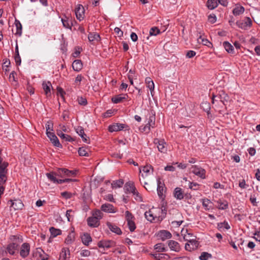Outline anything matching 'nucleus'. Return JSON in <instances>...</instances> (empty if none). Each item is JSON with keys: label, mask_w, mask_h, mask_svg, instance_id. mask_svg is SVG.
<instances>
[{"label": "nucleus", "mask_w": 260, "mask_h": 260, "mask_svg": "<svg viewBox=\"0 0 260 260\" xmlns=\"http://www.w3.org/2000/svg\"><path fill=\"white\" fill-rule=\"evenodd\" d=\"M190 169L194 174L202 179H205L206 178V171L202 168L197 165H193L191 166Z\"/></svg>", "instance_id": "obj_4"}, {"label": "nucleus", "mask_w": 260, "mask_h": 260, "mask_svg": "<svg viewBox=\"0 0 260 260\" xmlns=\"http://www.w3.org/2000/svg\"><path fill=\"white\" fill-rule=\"evenodd\" d=\"M57 134L60 138L66 141L72 142L74 141V139L70 136L64 134L60 130H57Z\"/></svg>", "instance_id": "obj_27"}, {"label": "nucleus", "mask_w": 260, "mask_h": 260, "mask_svg": "<svg viewBox=\"0 0 260 260\" xmlns=\"http://www.w3.org/2000/svg\"><path fill=\"white\" fill-rule=\"evenodd\" d=\"M218 204L217 208L220 210H225L228 208V202L225 200H219L217 202Z\"/></svg>", "instance_id": "obj_32"}, {"label": "nucleus", "mask_w": 260, "mask_h": 260, "mask_svg": "<svg viewBox=\"0 0 260 260\" xmlns=\"http://www.w3.org/2000/svg\"><path fill=\"white\" fill-rule=\"evenodd\" d=\"M61 22L62 23L63 26L65 28L71 29V27L72 25L71 20H70L69 18H67L66 19L62 18Z\"/></svg>", "instance_id": "obj_40"}, {"label": "nucleus", "mask_w": 260, "mask_h": 260, "mask_svg": "<svg viewBox=\"0 0 260 260\" xmlns=\"http://www.w3.org/2000/svg\"><path fill=\"white\" fill-rule=\"evenodd\" d=\"M74 212L72 210H68L66 212V217L68 221H72L73 220Z\"/></svg>", "instance_id": "obj_50"}, {"label": "nucleus", "mask_w": 260, "mask_h": 260, "mask_svg": "<svg viewBox=\"0 0 260 260\" xmlns=\"http://www.w3.org/2000/svg\"><path fill=\"white\" fill-rule=\"evenodd\" d=\"M125 218L127 222L134 220L135 219L134 215L128 211L125 212Z\"/></svg>", "instance_id": "obj_46"}, {"label": "nucleus", "mask_w": 260, "mask_h": 260, "mask_svg": "<svg viewBox=\"0 0 260 260\" xmlns=\"http://www.w3.org/2000/svg\"><path fill=\"white\" fill-rule=\"evenodd\" d=\"M81 239L83 243L85 245H88L89 243L91 242V237L90 235L87 233L84 234L81 236Z\"/></svg>", "instance_id": "obj_30"}, {"label": "nucleus", "mask_w": 260, "mask_h": 260, "mask_svg": "<svg viewBox=\"0 0 260 260\" xmlns=\"http://www.w3.org/2000/svg\"><path fill=\"white\" fill-rule=\"evenodd\" d=\"M140 130L142 132H145L146 133H148L150 131V126L148 125V124H146L144 126H141L140 127Z\"/></svg>", "instance_id": "obj_57"}, {"label": "nucleus", "mask_w": 260, "mask_h": 260, "mask_svg": "<svg viewBox=\"0 0 260 260\" xmlns=\"http://www.w3.org/2000/svg\"><path fill=\"white\" fill-rule=\"evenodd\" d=\"M78 153L80 156H89L91 154V151L88 147H82L79 148Z\"/></svg>", "instance_id": "obj_19"}, {"label": "nucleus", "mask_w": 260, "mask_h": 260, "mask_svg": "<svg viewBox=\"0 0 260 260\" xmlns=\"http://www.w3.org/2000/svg\"><path fill=\"white\" fill-rule=\"evenodd\" d=\"M103 214L99 210L93 211L92 216L87 218V221L88 226L92 228H96L100 225V220L103 217Z\"/></svg>", "instance_id": "obj_3"}, {"label": "nucleus", "mask_w": 260, "mask_h": 260, "mask_svg": "<svg viewBox=\"0 0 260 260\" xmlns=\"http://www.w3.org/2000/svg\"><path fill=\"white\" fill-rule=\"evenodd\" d=\"M217 228L219 230L223 228L226 230H229L230 229V226L226 221H224L223 222L218 223L217 224Z\"/></svg>", "instance_id": "obj_45"}, {"label": "nucleus", "mask_w": 260, "mask_h": 260, "mask_svg": "<svg viewBox=\"0 0 260 260\" xmlns=\"http://www.w3.org/2000/svg\"><path fill=\"white\" fill-rule=\"evenodd\" d=\"M128 95L127 94H120L112 98V101L114 104L121 103L123 100H126Z\"/></svg>", "instance_id": "obj_20"}, {"label": "nucleus", "mask_w": 260, "mask_h": 260, "mask_svg": "<svg viewBox=\"0 0 260 260\" xmlns=\"http://www.w3.org/2000/svg\"><path fill=\"white\" fill-rule=\"evenodd\" d=\"M46 135L50 139V141L55 146L59 148L62 147V145L60 143L58 139L55 136L54 133L51 132H47L46 133Z\"/></svg>", "instance_id": "obj_8"}, {"label": "nucleus", "mask_w": 260, "mask_h": 260, "mask_svg": "<svg viewBox=\"0 0 260 260\" xmlns=\"http://www.w3.org/2000/svg\"><path fill=\"white\" fill-rule=\"evenodd\" d=\"M154 248L158 252H164L166 251V248L164 245L161 243H158L154 246Z\"/></svg>", "instance_id": "obj_47"}, {"label": "nucleus", "mask_w": 260, "mask_h": 260, "mask_svg": "<svg viewBox=\"0 0 260 260\" xmlns=\"http://www.w3.org/2000/svg\"><path fill=\"white\" fill-rule=\"evenodd\" d=\"M107 225L109 229L113 233H115L118 235H120L122 232L119 228L116 225L113 224L111 223H107Z\"/></svg>", "instance_id": "obj_29"}, {"label": "nucleus", "mask_w": 260, "mask_h": 260, "mask_svg": "<svg viewBox=\"0 0 260 260\" xmlns=\"http://www.w3.org/2000/svg\"><path fill=\"white\" fill-rule=\"evenodd\" d=\"M84 8L82 5L78 4L75 8V12L76 18L79 21H81L84 18Z\"/></svg>", "instance_id": "obj_7"}, {"label": "nucleus", "mask_w": 260, "mask_h": 260, "mask_svg": "<svg viewBox=\"0 0 260 260\" xmlns=\"http://www.w3.org/2000/svg\"><path fill=\"white\" fill-rule=\"evenodd\" d=\"M46 133L53 131V123L51 121H48L46 124Z\"/></svg>", "instance_id": "obj_54"}, {"label": "nucleus", "mask_w": 260, "mask_h": 260, "mask_svg": "<svg viewBox=\"0 0 260 260\" xmlns=\"http://www.w3.org/2000/svg\"><path fill=\"white\" fill-rule=\"evenodd\" d=\"M101 210L108 213H115L116 212L113 206L108 203L102 205Z\"/></svg>", "instance_id": "obj_16"}, {"label": "nucleus", "mask_w": 260, "mask_h": 260, "mask_svg": "<svg viewBox=\"0 0 260 260\" xmlns=\"http://www.w3.org/2000/svg\"><path fill=\"white\" fill-rule=\"evenodd\" d=\"M250 201L253 206H257L256 198L254 194L250 196Z\"/></svg>", "instance_id": "obj_62"}, {"label": "nucleus", "mask_w": 260, "mask_h": 260, "mask_svg": "<svg viewBox=\"0 0 260 260\" xmlns=\"http://www.w3.org/2000/svg\"><path fill=\"white\" fill-rule=\"evenodd\" d=\"M124 188L126 192L132 193L133 195H135V193H137L136 188L133 183H126Z\"/></svg>", "instance_id": "obj_15"}, {"label": "nucleus", "mask_w": 260, "mask_h": 260, "mask_svg": "<svg viewBox=\"0 0 260 260\" xmlns=\"http://www.w3.org/2000/svg\"><path fill=\"white\" fill-rule=\"evenodd\" d=\"M18 249V244L14 243L9 244L7 247V250L8 252L11 255H14L15 254V251L17 250Z\"/></svg>", "instance_id": "obj_18"}, {"label": "nucleus", "mask_w": 260, "mask_h": 260, "mask_svg": "<svg viewBox=\"0 0 260 260\" xmlns=\"http://www.w3.org/2000/svg\"><path fill=\"white\" fill-rule=\"evenodd\" d=\"M72 67L73 70L76 72L81 71L83 67L81 60L79 59L74 60L72 63Z\"/></svg>", "instance_id": "obj_21"}, {"label": "nucleus", "mask_w": 260, "mask_h": 260, "mask_svg": "<svg viewBox=\"0 0 260 260\" xmlns=\"http://www.w3.org/2000/svg\"><path fill=\"white\" fill-rule=\"evenodd\" d=\"M124 182L122 179L114 181L112 184V187L113 188H116L117 187H121L123 185Z\"/></svg>", "instance_id": "obj_42"}, {"label": "nucleus", "mask_w": 260, "mask_h": 260, "mask_svg": "<svg viewBox=\"0 0 260 260\" xmlns=\"http://www.w3.org/2000/svg\"><path fill=\"white\" fill-rule=\"evenodd\" d=\"M15 24L17 29L15 35H18L19 36H21L22 35V25L21 23L17 20H15Z\"/></svg>", "instance_id": "obj_41"}, {"label": "nucleus", "mask_w": 260, "mask_h": 260, "mask_svg": "<svg viewBox=\"0 0 260 260\" xmlns=\"http://www.w3.org/2000/svg\"><path fill=\"white\" fill-rule=\"evenodd\" d=\"M244 11L245 9L243 6L236 5L233 10V14L235 16H239L242 14Z\"/></svg>", "instance_id": "obj_24"}, {"label": "nucleus", "mask_w": 260, "mask_h": 260, "mask_svg": "<svg viewBox=\"0 0 260 260\" xmlns=\"http://www.w3.org/2000/svg\"><path fill=\"white\" fill-rule=\"evenodd\" d=\"M159 237L162 241L170 239L172 237V234L168 231H162L159 233Z\"/></svg>", "instance_id": "obj_34"}, {"label": "nucleus", "mask_w": 260, "mask_h": 260, "mask_svg": "<svg viewBox=\"0 0 260 260\" xmlns=\"http://www.w3.org/2000/svg\"><path fill=\"white\" fill-rule=\"evenodd\" d=\"M199 36L198 38V42L199 43H202L203 45L209 47L211 45V42L206 38L203 37L202 34L199 32Z\"/></svg>", "instance_id": "obj_26"}, {"label": "nucleus", "mask_w": 260, "mask_h": 260, "mask_svg": "<svg viewBox=\"0 0 260 260\" xmlns=\"http://www.w3.org/2000/svg\"><path fill=\"white\" fill-rule=\"evenodd\" d=\"M239 186L242 189H244L248 187V185H247L245 183V180L243 179L241 181L239 182Z\"/></svg>", "instance_id": "obj_63"}, {"label": "nucleus", "mask_w": 260, "mask_h": 260, "mask_svg": "<svg viewBox=\"0 0 260 260\" xmlns=\"http://www.w3.org/2000/svg\"><path fill=\"white\" fill-rule=\"evenodd\" d=\"M46 176L53 183H56L57 179L56 176H57L56 173L51 172L46 174Z\"/></svg>", "instance_id": "obj_44"}, {"label": "nucleus", "mask_w": 260, "mask_h": 260, "mask_svg": "<svg viewBox=\"0 0 260 260\" xmlns=\"http://www.w3.org/2000/svg\"><path fill=\"white\" fill-rule=\"evenodd\" d=\"M125 127V125L124 124L116 123L115 124L110 125L108 129L110 132H113L122 130Z\"/></svg>", "instance_id": "obj_14"}, {"label": "nucleus", "mask_w": 260, "mask_h": 260, "mask_svg": "<svg viewBox=\"0 0 260 260\" xmlns=\"http://www.w3.org/2000/svg\"><path fill=\"white\" fill-rule=\"evenodd\" d=\"M64 173V177L65 176H72L75 175V173L73 171H70L68 169H65Z\"/></svg>", "instance_id": "obj_61"}, {"label": "nucleus", "mask_w": 260, "mask_h": 260, "mask_svg": "<svg viewBox=\"0 0 260 260\" xmlns=\"http://www.w3.org/2000/svg\"><path fill=\"white\" fill-rule=\"evenodd\" d=\"M201 107L203 109V110L208 113L209 114V112L210 109V104L208 102H203L201 104Z\"/></svg>", "instance_id": "obj_51"}, {"label": "nucleus", "mask_w": 260, "mask_h": 260, "mask_svg": "<svg viewBox=\"0 0 260 260\" xmlns=\"http://www.w3.org/2000/svg\"><path fill=\"white\" fill-rule=\"evenodd\" d=\"M218 0H208L207 3L208 8L210 10H213L218 6Z\"/></svg>", "instance_id": "obj_36"}, {"label": "nucleus", "mask_w": 260, "mask_h": 260, "mask_svg": "<svg viewBox=\"0 0 260 260\" xmlns=\"http://www.w3.org/2000/svg\"><path fill=\"white\" fill-rule=\"evenodd\" d=\"M75 240V233L73 232H71L65 239V243L68 245L71 244Z\"/></svg>", "instance_id": "obj_35"}, {"label": "nucleus", "mask_w": 260, "mask_h": 260, "mask_svg": "<svg viewBox=\"0 0 260 260\" xmlns=\"http://www.w3.org/2000/svg\"><path fill=\"white\" fill-rule=\"evenodd\" d=\"M199 184L196 182H189V188L193 189L198 190L199 189Z\"/></svg>", "instance_id": "obj_55"}, {"label": "nucleus", "mask_w": 260, "mask_h": 260, "mask_svg": "<svg viewBox=\"0 0 260 260\" xmlns=\"http://www.w3.org/2000/svg\"><path fill=\"white\" fill-rule=\"evenodd\" d=\"M196 54V53L195 51H193V50H190V51H188L187 53H186V57L189 58H190L193 56H194Z\"/></svg>", "instance_id": "obj_64"}, {"label": "nucleus", "mask_w": 260, "mask_h": 260, "mask_svg": "<svg viewBox=\"0 0 260 260\" xmlns=\"http://www.w3.org/2000/svg\"><path fill=\"white\" fill-rule=\"evenodd\" d=\"M236 25L241 28L247 29L248 28L251 27L252 20L249 17H246L243 21H237Z\"/></svg>", "instance_id": "obj_6"}, {"label": "nucleus", "mask_w": 260, "mask_h": 260, "mask_svg": "<svg viewBox=\"0 0 260 260\" xmlns=\"http://www.w3.org/2000/svg\"><path fill=\"white\" fill-rule=\"evenodd\" d=\"M113 242L112 241H100L98 243V246L101 248H108L111 247Z\"/></svg>", "instance_id": "obj_38"}, {"label": "nucleus", "mask_w": 260, "mask_h": 260, "mask_svg": "<svg viewBox=\"0 0 260 260\" xmlns=\"http://www.w3.org/2000/svg\"><path fill=\"white\" fill-rule=\"evenodd\" d=\"M30 251V245L27 243H23L20 250V255L22 257L25 258L27 257Z\"/></svg>", "instance_id": "obj_9"}, {"label": "nucleus", "mask_w": 260, "mask_h": 260, "mask_svg": "<svg viewBox=\"0 0 260 260\" xmlns=\"http://www.w3.org/2000/svg\"><path fill=\"white\" fill-rule=\"evenodd\" d=\"M211 257V255L208 252H202L199 258L201 260H207L209 258Z\"/></svg>", "instance_id": "obj_52"}, {"label": "nucleus", "mask_w": 260, "mask_h": 260, "mask_svg": "<svg viewBox=\"0 0 260 260\" xmlns=\"http://www.w3.org/2000/svg\"><path fill=\"white\" fill-rule=\"evenodd\" d=\"M62 197L66 199H70L72 197V194L68 191H64L61 193Z\"/></svg>", "instance_id": "obj_60"}, {"label": "nucleus", "mask_w": 260, "mask_h": 260, "mask_svg": "<svg viewBox=\"0 0 260 260\" xmlns=\"http://www.w3.org/2000/svg\"><path fill=\"white\" fill-rule=\"evenodd\" d=\"M184 192L183 189L180 187H176L175 188L173 195L174 198L178 200H181L184 198Z\"/></svg>", "instance_id": "obj_13"}, {"label": "nucleus", "mask_w": 260, "mask_h": 260, "mask_svg": "<svg viewBox=\"0 0 260 260\" xmlns=\"http://www.w3.org/2000/svg\"><path fill=\"white\" fill-rule=\"evenodd\" d=\"M208 21L211 23H215L216 21V17L215 15H214L213 14H210L208 16Z\"/></svg>", "instance_id": "obj_59"}, {"label": "nucleus", "mask_w": 260, "mask_h": 260, "mask_svg": "<svg viewBox=\"0 0 260 260\" xmlns=\"http://www.w3.org/2000/svg\"><path fill=\"white\" fill-rule=\"evenodd\" d=\"M157 191L158 196L160 198H162L164 195V192L165 191V188H164V184L161 183L160 179H158L157 180Z\"/></svg>", "instance_id": "obj_17"}, {"label": "nucleus", "mask_w": 260, "mask_h": 260, "mask_svg": "<svg viewBox=\"0 0 260 260\" xmlns=\"http://www.w3.org/2000/svg\"><path fill=\"white\" fill-rule=\"evenodd\" d=\"M166 211L165 209L152 208L145 212V216L147 220L150 222H158L165 218Z\"/></svg>", "instance_id": "obj_1"}, {"label": "nucleus", "mask_w": 260, "mask_h": 260, "mask_svg": "<svg viewBox=\"0 0 260 260\" xmlns=\"http://www.w3.org/2000/svg\"><path fill=\"white\" fill-rule=\"evenodd\" d=\"M77 100L80 105L85 106L87 103L86 99L82 96L78 97Z\"/></svg>", "instance_id": "obj_56"}, {"label": "nucleus", "mask_w": 260, "mask_h": 260, "mask_svg": "<svg viewBox=\"0 0 260 260\" xmlns=\"http://www.w3.org/2000/svg\"><path fill=\"white\" fill-rule=\"evenodd\" d=\"M155 117L154 115H151L149 117V120L147 124L150 127H154L155 125Z\"/></svg>", "instance_id": "obj_48"}, {"label": "nucleus", "mask_w": 260, "mask_h": 260, "mask_svg": "<svg viewBox=\"0 0 260 260\" xmlns=\"http://www.w3.org/2000/svg\"><path fill=\"white\" fill-rule=\"evenodd\" d=\"M142 171L145 174V176L143 174H142V177L144 178L145 177L148 176L150 174H152L153 169L151 165H146L142 168H140V173H141Z\"/></svg>", "instance_id": "obj_12"}, {"label": "nucleus", "mask_w": 260, "mask_h": 260, "mask_svg": "<svg viewBox=\"0 0 260 260\" xmlns=\"http://www.w3.org/2000/svg\"><path fill=\"white\" fill-rule=\"evenodd\" d=\"M37 254L39 255L42 260H48V255L46 254L44 250L41 248L37 249Z\"/></svg>", "instance_id": "obj_33"}, {"label": "nucleus", "mask_w": 260, "mask_h": 260, "mask_svg": "<svg viewBox=\"0 0 260 260\" xmlns=\"http://www.w3.org/2000/svg\"><path fill=\"white\" fill-rule=\"evenodd\" d=\"M89 41L90 42H98L100 41V35L96 32H90L88 36Z\"/></svg>", "instance_id": "obj_28"}, {"label": "nucleus", "mask_w": 260, "mask_h": 260, "mask_svg": "<svg viewBox=\"0 0 260 260\" xmlns=\"http://www.w3.org/2000/svg\"><path fill=\"white\" fill-rule=\"evenodd\" d=\"M43 88L47 96L51 95L50 88L52 87L51 83L50 82H44L42 84Z\"/></svg>", "instance_id": "obj_25"}, {"label": "nucleus", "mask_w": 260, "mask_h": 260, "mask_svg": "<svg viewBox=\"0 0 260 260\" xmlns=\"http://www.w3.org/2000/svg\"><path fill=\"white\" fill-rule=\"evenodd\" d=\"M49 231L51 233V235L53 237H55L58 235H60L61 234V231L59 229H56L53 227L50 228Z\"/></svg>", "instance_id": "obj_43"}, {"label": "nucleus", "mask_w": 260, "mask_h": 260, "mask_svg": "<svg viewBox=\"0 0 260 260\" xmlns=\"http://www.w3.org/2000/svg\"><path fill=\"white\" fill-rule=\"evenodd\" d=\"M223 46L224 47L225 50L229 53H234V47L233 46L228 42H224L223 43Z\"/></svg>", "instance_id": "obj_37"}, {"label": "nucleus", "mask_w": 260, "mask_h": 260, "mask_svg": "<svg viewBox=\"0 0 260 260\" xmlns=\"http://www.w3.org/2000/svg\"><path fill=\"white\" fill-rule=\"evenodd\" d=\"M202 205L205 208V210H209L212 208V203L210 200L208 199H203L202 200Z\"/></svg>", "instance_id": "obj_31"}, {"label": "nucleus", "mask_w": 260, "mask_h": 260, "mask_svg": "<svg viewBox=\"0 0 260 260\" xmlns=\"http://www.w3.org/2000/svg\"><path fill=\"white\" fill-rule=\"evenodd\" d=\"M153 143L157 146L158 150L161 153H165L167 150V144L164 140H159L157 138L154 139Z\"/></svg>", "instance_id": "obj_5"}, {"label": "nucleus", "mask_w": 260, "mask_h": 260, "mask_svg": "<svg viewBox=\"0 0 260 260\" xmlns=\"http://www.w3.org/2000/svg\"><path fill=\"white\" fill-rule=\"evenodd\" d=\"M70 251L67 249H62L60 254V258L63 260H67L69 258Z\"/></svg>", "instance_id": "obj_39"}, {"label": "nucleus", "mask_w": 260, "mask_h": 260, "mask_svg": "<svg viewBox=\"0 0 260 260\" xmlns=\"http://www.w3.org/2000/svg\"><path fill=\"white\" fill-rule=\"evenodd\" d=\"M11 203V206L14 210L21 209L23 207V204L20 200H15L14 201L11 200L9 201Z\"/></svg>", "instance_id": "obj_22"}, {"label": "nucleus", "mask_w": 260, "mask_h": 260, "mask_svg": "<svg viewBox=\"0 0 260 260\" xmlns=\"http://www.w3.org/2000/svg\"><path fill=\"white\" fill-rule=\"evenodd\" d=\"M168 245L172 250L178 251L180 250V246L179 243L173 240H170L168 241Z\"/></svg>", "instance_id": "obj_23"}, {"label": "nucleus", "mask_w": 260, "mask_h": 260, "mask_svg": "<svg viewBox=\"0 0 260 260\" xmlns=\"http://www.w3.org/2000/svg\"><path fill=\"white\" fill-rule=\"evenodd\" d=\"M229 96L224 91L221 90L219 91L218 93L216 95L214 94L212 96V103L215 105L216 107H223V106H225L229 101Z\"/></svg>", "instance_id": "obj_2"}, {"label": "nucleus", "mask_w": 260, "mask_h": 260, "mask_svg": "<svg viewBox=\"0 0 260 260\" xmlns=\"http://www.w3.org/2000/svg\"><path fill=\"white\" fill-rule=\"evenodd\" d=\"M127 222L129 231L131 232H134L136 228L134 220L128 221Z\"/></svg>", "instance_id": "obj_53"}, {"label": "nucleus", "mask_w": 260, "mask_h": 260, "mask_svg": "<svg viewBox=\"0 0 260 260\" xmlns=\"http://www.w3.org/2000/svg\"><path fill=\"white\" fill-rule=\"evenodd\" d=\"M76 133L82 138L84 142L89 144L90 143L89 138L86 136L84 133V128L81 126H77L76 129Z\"/></svg>", "instance_id": "obj_10"}, {"label": "nucleus", "mask_w": 260, "mask_h": 260, "mask_svg": "<svg viewBox=\"0 0 260 260\" xmlns=\"http://www.w3.org/2000/svg\"><path fill=\"white\" fill-rule=\"evenodd\" d=\"M198 246V242L194 240L191 239L188 240V242L185 245V248L186 250L191 251L193 249H196Z\"/></svg>", "instance_id": "obj_11"}, {"label": "nucleus", "mask_w": 260, "mask_h": 260, "mask_svg": "<svg viewBox=\"0 0 260 260\" xmlns=\"http://www.w3.org/2000/svg\"><path fill=\"white\" fill-rule=\"evenodd\" d=\"M64 171L65 169H59L56 172L57 176L61 178L64 177Z\"/></svg>", "instance_id": "obj_58"}, {"label": "nucleus", "mask_w": 260, "mask_h": 260, "mask_svg": "<svg viewBox=\"0 0 260 260\" xmlns=\"http://www.w3.org/2000/svg\"><path fill=\"white\" fill-rule=\"evenodd\" d=\"M160 33L159 29L156 27H152L149 31L150 36H156Z\"/></svg>", "instance_id": "obj_49"}]
</instances>
